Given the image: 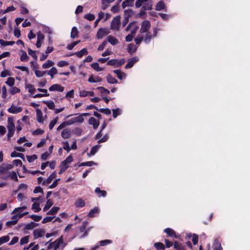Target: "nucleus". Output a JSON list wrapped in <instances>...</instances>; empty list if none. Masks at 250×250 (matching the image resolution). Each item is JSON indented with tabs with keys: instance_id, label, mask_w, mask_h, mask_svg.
Returning a JSON list of instances; mask_svg holds the SVG:
<instances>
[{
	"instance_id": "nucleus-1",
	"label": "nucleus",
	"mask_w": 250,
	"mask_h": 250,
	"mask_svg": "<svg viewBox=\"0 0 250 250\" xmlns=\"http://www.w3.org/2000/svg\"><path fill=\"white\" fill-rule=\"evenodd\" d=\"M13 168L12 164H2L0 166V178L3 180H7L10 177V171L9 170Z\"/></svg>"
},
{
	"instance_id": "nucleus-2",
	"label": "nucleus",
	"mask_w": 250,
	"mask_h": 250,
	"mask_svg": "<svg viewBox=\"0 0 250 250\" xmlns=\"http://www.w3.org/2000/svg\"><path fill=\"white\" fill-rule=\"evenodd\" d=\"M7 128H8L7 137H8V139H10L13 136L14 132H15V124L13 122V120L12 118H8Z\"/></svg>"
},
{
	"instance_id": "nucleus-3",
	"label": "nucleus",
	"mask_w": 250,
	"mask_h": 250,
	"mask_svg": "<svg viewBox=\"0 0 250 250\" xmlns=\"http://www.w3.org/2000/svg\"><path fill=\"white\" fill-rule=\"evenodd\" d=\"M125 62V59L124 58H123L119 61L117 59H113L109 60L107 62V64L108 65H114L115 67H119L122 65Z\"/></svg>"
},
{
	"instance_id": "nucleus-4",
	"label": "nucleus",
	"mask_w": 250,
	"mask_h": 250,
	"mask_svg": "<svg viewBox=\"0 0 250 250\" xmlns=\"http://www.w3.org/2000/svg\"><path fill=\"white\" fill-rule=\"evenodd\" d=\"M125 17L122 21V25L125 27L129 21V19L132 16L133 13L131 9L125 10L124 11Z\"/></svg>"
},
{
	"instance_id": "nucleus-5",
	"label": "nucleus",
	"mask_w": 250,
	"mask_h": 250,
	"mask_svg": "<svg viewBox=\"0 0 250 250\" xmlns=\"http://www.w3.org/2000/svg\"><path fill=\"white\" fill-rule=\"evenodd\" d=\"M120 23V17L117 16L114 17L111 23V29L118 30L119 29V24Z\"/></svg>"
},
{
	"instance_id": "nucleus-6",
	"label": "nucleus",
	"mask_w": 250,
	"mask_h": 250,
	"mask_svg": "<svg viewBox=\"0 0 250 250\" xmlns=\"http://www.w3.org/2000/svg\"><path fill=\"white\" fill-rule=\"evenodd\" d=\"M83 121H84L83 118L82 117V116H81V115H80L79 116H78L77 117H76L74 118H72L69 119L68 120H67V125H71L75 123H82L83 122Z\"/></svg>"
},
{
	"instance_id": "nucleus-7",
	"label": "nucleus",
	"mask_w": 250,
	"mask_h": 250,
	"mask_svg": "<svg viewBox=\"0 0 250 250\" xmlns=\"http://www.w3.org/2000/svg\"><path fill=\"white\" fill-rule=\"evenodd\" d=\"M151 26L150 22L147 20L144 21L141 24V27L140 32L141 33L147 32Z\"/></svg>"
},
{
	"instance_id": "nucleus-8",
	"label": "nucleus",
	"mask_w": 250,
	"mask_h": 250,
	"mask_svg": "<svg viewBox=\"0 0 250 250\" xmlns=\"http://www.w3.org/2000/svg\"><path fill=\"white\" fill-rule=\"evenodd\" d=\"M108 34L109 32L106 29L100 28L98 30L96 36L97 39L100 40Z\"/></svg>"
},
{
	"instance_id": "nucleus-9",
	"label": "nucleus",
	"mask_w": 250,
	"mask_h": 250,
	"mask_svg": "<svg viewBox=\"0 0 250 250\" xmlns=\"http://www.w3.org/2000/svg\"><path fill=\"white\" fill-rule=\"evenodd\" d=\"M139 61V59L137 57H134L128 60L127 64L125 66V69L130 68Z\"/></svg>"
},
{
	"instance_id": "nucleus-10",
	"label": "nucleus",
	"mask_w": 250,
	"mask_h": 250,
	"mask_svg": "<svg viewBox=\"0 0 250 250\" xmlns=\"http://www.w3.org/2000/svg\"><path fill=\"white\" fill-rule=\"evenodd\" d=\"M22 110V108L21 106H15L12 105L10 108L7 109V111L9 113L12 114H17L21 112Z\"/></svg>"
},
{
	"instance_id": "nucleus-11",
	"label": "nucleus",
	"mask_w": 250,
	"mask_h": 250,
	"mask_svg": "<svg viewBox=\"0 0 250 250\" xmlns=\"http://www.w3.org/2000/svg\"><path fill=\"white\" fill-rule=\"evenodd\" d=\"M164 231L166 232L169 237H174L176 238H178L180 237L179 235H177L174 230L171 228H166L164 230Z\"/></svg>"
},
{
	"instance_id": "nucleus-12",
	"label": "nucleus",
	"mask_w": 250,
	"mask_h": 250,
	"mask_svg": "<svg viewBox=\"0 0 250 250\" xmlns=\"http://www.w3.org/2000/svg\"><path fill=\"white\" fill-rule=\"evenodd\" d=\"M49 90L62 92L64 90V87L59 84H54L49 88Z\"/></svg>"
},
{
	"instance_id": "nucleus-13",
	"label": "nucleus",
	"mask_w": 250,
	"mask_h": 250,
	"mask_svg": "<svg viewBox=\"0 0 250 250\" xmlns=\"http://www.w3.org/2000/svg\"><path fill=\"white\" fill-rule=\"evenodd\" d=\"M45 231L43 229H36L33 231L34 239H38L43 236Z\"/></svg>"
},
{
	"instance_id": "nucleus-14",
	"label": "nucleus",
	"mask_w": 250,
	"mask_h": 250,
	"mask_svg": "<svg viewBox=\"0 0 250 250\" xmlns=\"http://www.w3.org/2000/svg\"><path fill=\"white\" fill-rule=\"evenodd\" d=\"M57 177V173L56 171L53 172L52 174H51L47 179L42 182V185H45L46 184H49L51 183L52 180L55 179Z\"/></svg>"
},
{
	"instance_id": "nucleus-15",
	"label": "nucleus",
	"mask_w": 250,
	"mask_h": 250,
	"mask_svg": "<svg viewBox=\"0 0 250 250\" xmlns=\"http://www.w3.org/2000/svg\"><path fill=\"white\" fill-rule=\"evenodd\" d=\"M89 125H92L94 129H96L99 125L100 122L94 117H90L88 120Z\"/></svg>"
},
{
	"instance_id": "nucleus-16",
	"label": "nucleus",
	"mask_w": 250,
	"mask_h": 250,
	"mask_svg": "<svg viewBox=\"0 0 250 250\" xmlns=\"http://www.w3.org/2000/svg\"><path fill=\"white\" fill-rule=\"evenodd\" d=\"M173 248L177 250H186L185 246L177 241L174 242Z\"/></svg>"
},
{
	"instance_id": "nucleus-17",
	"label": "nucleus",
	"mask_w": 250,
	"mask_h": 250,
	"mask_svg": "<svg viewBox=\"0 0 250 250\" xmlns=\"http://www.w3.org/2000/svg\"><path fill=\"white\" fill-rule=\"evenodd\" d=\"M143 6L142 9L144 10H150L152 9V0L146 1Z\"/></svg>"
},
{
	"instance_id": "nucleus-18",
	"label": "nucleus",
	"mask_w": 250,
	"mask_h": 250,
	"mask_svg": "<svg viewBox=\"0 0 250 250\" xmlns=\"http://www.w3.org/2000/svg\"><path fill=\"white\" fill-rule=\"evenodd\" d=\"M113 72L116 74L117 77L119 79L122 80L126 76V74L123 72H122L121 70L117 69L113 71Z\"/></svg>"
},
{
	"instance_id": "nucleus-19",
	"label": "nucleus",
	"mask_w": 250,
	"mask_h": 250,
	"mask_svg": "<svg viewBox=\"0 0 250 250\" xmlns=\"http://www.w3.org/2000/svg\"><path fill=\"white\" fill-rule=\"evenodd\" d=\"M75 206L76 208H83L85 206V203L82 198H78L75 202Z\"/></svg>"
},
{
	"instance_id": "nucleus-20",
	"label": "nucleus",
	"mask_w": 250,
	"mask_h": 250,
	"mask_svg": "<svg viewBox=\"0 0 250 250\" xmlns=\"http://www.w3.org/2000/svg\"><path fill=\"white\" fill-rule=\"evenodd\" d=\"M95 192L97 194L98 197H104L106 196L107 193L105 190H101L100 188L99 187H97L95 190Z\"/></svg>"
},
{
	"instance_id": "nucleus-21",
	"label": "nucleus",
	"mask_w": 250,
	"mask_h": 250,
	"mask_svg": "<svg viewBox=\"0 0 250 250\" xmlns=\"http://www.w3.org/2000/svg\"><path fill=\"white\" fill-rule=\"evenodd\" d=\"M73 161V158L71 155H69L66 159L61 163V166L68 167L67 165Z\"/></svg>"
},
{
	"instance_id": "nucleus-22",
	"label": "nucleus",
	"mask_w": 250,
	"mask_h": 250,
	"mask_svg": "<svg viewBox=\"0 0 250 250\" xmlns=\"http://www.w3.org/2000/svg\"><path fill=\"white\" fill-rule=\"evenodd\" d=\"M38 225V224L34 222H31L29 223L25 224L24 225V229L26 230H30L34 229V228H36Z\"/></svg>"
},
{
	"instance_id": "nucleus-23",
	"label": "nucleus",
	"mask_w": 250,
	"mask_h": 250,
	"mask_svg": "<svg viewBox=\"0 0 250 250\" xmlns=\"http://www.w3.org/2000/svg\"><path fill=\"white\" fill-rule=\"evenodd\" d=\"M166 7L164 1L163 0H160L156 4L155 10L157 11H161Z\"/></svg>"
},
{
	"instance_id": "nucleus-24",
	"label": "nucleus",
	"mask_w": 250,
	"mask_h": 250,
	"mask_svg": "<svg viewBox=\"0 0 250 250\" xmlns=\"http://www.w3.org/2000/svg\"><path fill=\"white\" fill-rule=\"evenodd\" d=\"M61 136L64 139H68L71 136V131L68 129H64L62 131Z\"/></svg>"
},
{
	"instance_id": "nucleus-25",
	"label": "nucleus",
	"mask_w": 250,
	"mask_h": 250,
	"mask_svg": "<svg viewBox=\"0 0 250 250\" xmlns=\"http://www.w3.org/2000/svg\"><path fill=\"white\" fill-rule=\"evenodd\" d=\"M115 0H102V8L103 10H105L109 3L113 2Z\"/></svg>"
},
{
	"instance_id": "nucleus-26",
	"label": "nucleus",
	"mask_w": 250,
	"mask_h": 250,
	"mask_svg": "<svg viewBox=\"0 0 250 250\" xmlns=\"http://www.w3.org/2000/svg\"><path fill=\"white\" fill-rule=\"evenodd\" d=\"M134 0H125L122 4V6L123 9L127 6L132 7L133 5Z\"/></svg>"
},
{
	"instance_id": "nucleus-27",
	"label": "nucleus",
	"mask_w": 250,
	"mask_h": 250,
	"mask_svg": "<svg viewBox=\"0 0 250 250\" xmlns=\"http://www.w3.org/2000/svg\"><path fill=\"white\" fill-rule=\"evenodd\" d=\"M106 81L108 83L110 84L117 83L118 81L115 78L112 77L111 74H108L106 77Z\"/></svg>"
},
{
	"instance_id": "nucleus-28",
	"label": "nucleus",
	"mask_w": 250,
	"mask_h": 250,
	"mask_svg": "<svg viewBox=\"0 0 250 250\" xmlns=\"http://www.w3.org/2000/svg\"><path fill=\"white\" fill-rule=\"evenodd\" d=\"M108 42L112 45H115L118 43V40L114 37L109 35L107 37Z\"/></svg>"
},
{
	"instance_id": "nucleus-29",
	"label": "nucleus",
	"mask_w": 250,
	"mask_h": 250,
	"mask_svg": "<svg viewBox=\"0 0 250 250\" xmlns=\"http://www.w3.org/2000/svg\"><path fill=\"white\" fill-rule=\"evenodd\" d=\"M37 118L38 121L40 123H42L43 120L42 119V113L41 109H36Z\"/></svg>"
},
{
	"instance_id": "nucleus-30",
	"label": "nucleus",
	"mask_w": 250,
	"mask_h": 250,
	"mask_svg": "<svg viewBox=\"0 0 250 250\" xmlns=\"http://www.w3.org/2000/svg\"><path fill=\"white\" fill-rule=\"evenodd\" d=\"M88 54L87 50L86 48H83L80 51L76 52L75 54L79 58H82L83 55Z\"/></svg>"
},
{
	"instance_id": "nucleus-31",
	"label": "nucleus",
	"mask_w": 250,
	"mask_h": 250,
	"mask_svg": "<svg viewBox=\"0 0 250 250\" xmlns=\"http://www.w3.org/2000/svg\"><path fill=\"white\" fill-rule=\"evenodd\" d=\"M53 201L51 199H48L47 200V201H46L44 208H43V211H47L48 209L50 208L53 205Z\"/></svg>"
},
{
	"instance_id": "nucleus-32",
	"label": "nucleus",
	"mask_w": 250,
	"mask_h": 250,
	"mask_svg": "<svg viewBox=\"0 0 250 250\" xmlns=\"http://www.w3.org/2000/svg\"><path fill=\"white\" fill-rule=\"evenodd\" d=\"M60 209V208L58 207H53L50 210H49L46 214L47 215H55L56 214L59 210Z\"/></svg>"
},
{
	"instance_id": "nucleus-33",
	"label": "nucleus",
	"mask_w": 250,
	"mask_h": 250,
	"mask_svg": "<svg viewBox=\"0 0 250 250\" xmlns=\"http://www.w3.org/2000/svg\"><path fill=\"white\" fill-rule=\"evenodd\" d=\"M54 63L53 61L48 60L45 63H44L42 65V67L43 69H46L50 67L51 66H53L54 65Z\"/></svg>"
},
{
	"instance_id": "nucleus-34",
	"label": "nucleus",
	"mask_w": 250,
	"mask_h": 250,
	"mask_svg": "<svg viewBox=\"0 0 250 250\" xmlns=\"http://www.w3.org/2000/svg\"><path fill=\"white\" fill-rule=\"evenodd\" d=\"M25 88L28 89V92L31 94H33L36 91L34 85L31 83H26L25 84Z\"/></svg>"
},
{
	"instance_id": "nucleus-35",
	"label": "nucleus",
	"mask_w": 250,
	"mask_h": 250,
	"mask_svg": "<svg viewBox=\"0 0 250 250\" xmlns=\"http://www.w3.org/2000/svg\"><path fill=\"white\" fill-rule=\"evenodd\" d=\"M154 246L157 250H165V246L161 242H157L154 243Z\"/></svg>"
},
{
	"instance_id": "nucleus-36",
	"label": "nucleus",
	"mask_w": 250,
	"mask_h": 250,
	"mask_svg": "<svg viewBox=\"0 0 250 250\" xmlns=\"http://www.w3.org/2000/svg\"><path fill=\"white\" fill-rule=\"evenodd\" d=\"M78 31L76 27H73L71 30L70 37L72 39L78 37Z\"/></svg>"
},
{
	"instance_id": "nucleus-37",
	"label": "nucleus",
	"mask_w": 250,
	"mask_h": 250,
	"mask_svg": "<svg viewBox=\"0 0 250 250\" xmlns=\"http://www.w3.org/2000/svg\"><path fill=\"white\" fill-rule=\"evenodd\" d=\"M14 43V41H6L2 39H0V44L3 46L7 45H13Z\"/></svg>"
},
{
	"instance_id": "nucleus-38",
	"label": "nucleus",
	"mask_w": 250,
	"mask_h": 250,
	"mask_svg": "<svg viewBox=\"0 0 250 250\" xmlns=\"http://www.w3.org/2000/svg\"><path fill=\"white\" fill-rule=\"evenodd\" d=\"M58 70L55 67H52L50 70L47 72V74L51 76L52 78H53L54 75L57 74Z\"/></svg>"
},
{
	"instance_id": "nucleus-39",
	"label": "nucleus",
	"mask_w": 250,
	"mask_h": 250,
	"mask_svg": "<svg viewBox=\"0 0 250 250\" xmlns=\"http://www.w3.org/2000/svg\"><path fill=\"white\" fill-rule=\"evenodd\" d=\"M91 67L96 71L99 72L103 70V68L99 67V64L98 62H94L91 65Z\"/></svg>"
},
{
	"instance_id": "nucleus-40",
	"label": "nucleus",
	"mask_w": 250,
	"mask_h": 250,
	"mask_svg": "<svg viewBox=\"0 0 250 250\" xmlns=\"http://www.w3.org/2000/svg\"><path fill=\"white\" fill-rule=\"evenodd\" d=\"M43 103L46 104V105L47 106V107H48L49 109H54L55 105L53 101H43Z\"/></svg>"
},
{
	"instance_id": "nucleus-41",
	"label": "nucleus",
	"mask_w": 250,
	"mask_h": 250,
	"mask_svg": "<svg viewBox=\"0 0 250 250\" xmlns=\"http://www.w3.org/2000/svg\"><path fill=\"white\" fill-rule=\"evenodd\" d=\"M99 211V208L97 207H95L92 209L88 213L87 216L89 217H93L94 216V214Z\"/></svg>"
},
{
	"instance_id": "nucleus-42",
	"label": "nucleus",
	"mask_w": 250,
	"mask_h": 250,
	"mask_svg": "<svg viewBox=\"0 0 250 250\" xmlns=\"http://www.w3.org/2000/svg\"><path fill=\"white\" fill-rule=\"evenodd\" d=\"M95 165V163L93 161H87V162H85L81 163L79 165V167H82V166L91 167V166H92Z\"/></svg>"
},
{
	"instance_id": "nucleus-43",
	"label": "nucleus",
	"mask_w": 250,
	"mask_h": 250,
	"mask_svg": "<svg viewBox=\"0 0 250 250\" xmlns=\"http://www.w3.org/2000/svg\"><path fill=\"white\" fill-rule=\"evenodd\" d=\"M112 241L110 240L105 239L101 240L99 242V245L100 246H105L106 245L111 244Z\"/></svg>"
},
{
	"instance_id": "nucleus-44",
	"label": "nucleus",
	"mask_w": 250,
	"mask_h": 250,
	"mask_svg": "<svg viewBox=\"0 0 250 250\" xmlns=\"http://www.w3.org/2000/svg\"><path fill=\"white\" fill-rule=\"evenodd\" d=\"M46 73V71H40L37 69L35 70V74L37 77H42Z\"/></svg>"
},
{
	"instance_id": "nucleus-45",
	"label": "nucleus",
	"mask_w": 250,
	"mask_h": 250,
	"mask_svg": "<svg viewBox=\"0 0 250 250\" xmlns=\"http://www.w3.org/2000/svg\"><path fill=\"white\" fill-rule=\"evenodd\" d=\"M10 156L11 157H20L22 159H24V155L22 153H18L16 151H13L12 152L11 154H10Z\"/></svg>"
},
{
	"instance_id": "nucleus-46",
	"label": "nucleus",
	"mask_w": 250,
	"mask_h": 250,
	"mask_svg": "<svg viewBox=\"0 0 250 250\" xmlns=\"http://www.w3.org/2000/svg\"><path fill=\"white\" fill-rule=\"evenodd\" d=\"M5 83L10 86H12L15 84V79L13 77H9L5 82Z\"/></svg>"
},
{
	"instance_id": "nucleus-47",
	"label": "nucleus",
	"mask_w": 250,
	"mask_h": 250,
	"mask_svg": "<svg viewBox=\"0 0 250 250\" xmlns=\"http://www.w3.org/2000/svg\"><path fill=\"white\" fill-rule=\"evenodd\" d=\"M10 92L11 94L14 95L16 93H18L20 92V88L15 87V86H11L10 89Z\"/></svg>"
},
{
	"instance_id": "nucleus-48",
	"label": "nucleus",
	"mask_w": 250,
	"mask_h": 250,
	"mask_svg": "<svg viewBox=\"0 0 250 250\" xmlns=\"http://www.w3.org/2000/svg\"><path fill=\"white\" fill-rule=\"evenodd\" d=\"M11 179L16 181L18 182L19 180L17 177V172L14 171L10 172V177Z\"/></svg>"
},
{
	"instance_id": "nucleus-49",
	"label": "nucleus",
	"mask_w": 250,
	"mask_h": 250,
	"mask_svg": "<svg viewBox=\"0 0 250 250\" xmlns=\"http://www.w3.org/2000/svg\"><path fill=\"white\" fill-rule=\"evenodd\" d=\"M80 42H81L80 40L73 42L68 44L67 46V49L69 50H72L77 44H78L79 43H80Z\"/></svg>"
},
{
	"instance_id": "nucleus-50",
	"label": "nucleus",
	"mask_w": 250,
	"mask_h": 250,
	"mask_svg": "<svg viewBox=\"0 0 250 250\" xmlns=\"http://www.w3.org/2000/svg\"><path fill=\"white\" fill-rule=\"evenodd\" d=\"M10 237L8 235H5L0 237V245L3 243L7 242L9 240Z\"/></svg>"
},
{
	"instance_id": "nucleus-51",
	"label": "nucleus",
	"mask_w": 250,
	"mask_h": 250,
	"mask_svg": "<svg viewBox=\"0 0 250 250\" xmlns=\"http://www.w3.org/2000/svg\"><path fill=\"white\" fill-rule=\"evenodd\" d=\"M99 112L104 113L106 115H110L111 113V110L108 108H99Z\"/></svg>"
},
{
	"instance_id": "nucleus-52",
	"label": "nucleus",
	"mask_w": 250,
	"mask_h": 250,
	"mask_svg": "<svg viewBox=\"0 0 250 250\" xmlns=\"http://www.w3.org/2000/svg\"><path fill=\"white\" fill-rule=\"evenodd\" d=\"M127 51L129 53H132V52H134L136 51V49L135 48V46L133 44L130 43L128 44Z\"/></svg>"
},
{
	"instance_id": "nucleus-53",
	"label": "nucleus",
	"mask_w": 250,
	"mask_h": 250,
	"mask_svg": "<svg viewBox=\"0 0 250 250\" xmlns=\"http://www.w3.org/2000/svg\"><path fill=\"white\" fill-rule=\"evenodd\" d=\"M32 208L35 209V212H36L40 211L41 209V208H40V204L35 202L32 204Z\"/></svg>"
},
{
	"instance_id": "nucleus-54",
	"label": "nucleus",
	"mask_w": 250,
	"mask_h": 250,
	"mask_svg": "<svg viewBox=\"0 0 250 250\" xmlns=\"http://www.w3.org/2000/svg\"><path fill=\"white\" fill-rule=\"evenodd\" d=\"M88 224V222L87 221H84L83 222V225L79 228L80 232H83L86 229V228Z\"/></svg>"
},
{
	"instance_id": "nucleus-55",
	"label": "nucleus",
	"mask_w": 250,
	"mask_h": 250,
	"mask_svg": "<svg viewBox=\"0 0 250 250\" xmlns=\"http://www.w3.org/2000/svg\"><path fill=\"white\" fill-rule=\"evenodd\" d=\"M72 133L77 136H80L82 133V129L79 127H76L72 130Z\"/></svg>"
},
{
	"instance_id": "nucleus-56",
	"label": "nucleus",
	"mask_w": 250,
	"mask_h": 250,
	"mask_svg": "<svg viewBox=\"0 0 250 250\" xmlns=\"http://www.w3.org/2000/svg\"><path fill=\"white\" fill-rule=\"evenodd\" d=\"M84 18L85 19H86L89 21H92L95 19V17L94 15L91 14V13H88V14H85L84 16Z\"/></svg>"
},
{
	"instance_id": "nucleus-57",
	"label": "nucleus",
	"mask_w": 250,
	"mask_h": 250,
	"mask_svg": "<svg viewBox=\"0 0 250 250\" xmlns=\"http://www.w3.org/2000/svg\"><path fill=\"white\" fill-rule=\"evenodd\" d=\"M109 139V135L108 134H105L102 138H100L98 141V144H101L106 142Z\"/></svg>"
},
{
	"instance_id": "nucleus-58",
	"label": "nucleus",
	"mask_w": 250,
	"mask_h": 250,
	"mask_svg": "<svg viewBox=\"0 0 250 250\" xmlns=\"http://www.w3.org/2000/svg\"><path fill=\"white\" fill-rule=\"evenodd\" d=\"M22 54L21 56V61L22 62H25L27 60L28 57L25 51L21 50Z\"/></svg>"
},
{
	"instance_id": "nucleus-59",
	"label": "nucleus",
	"mask_w": 250,
	"mask_h": 250,
	"mask_svg": "<svg viewBox=\"0 0 250 250\" xmlns=\"http://www.w3.org/2000/svg\"><path fill=\"white\" fill-rule=\"evenodd\" d=\"M26 208H27V207L26 206H23L21 207L16 208L14 209V210L11 213L14 214L16 212L20 211H21L22 210H24L26 209Z\"/></svg>"
},
{
	"instance_id": "nucleus-60",
	"label": "nucleus",
	"mask_w": 250,
	"mask_h": 250,
	"mask_svg": "<svg viewBox=\"0 0 250 250\" xmlns=\"http://www.w3.org/2000/svg\"><path fill=\"white\" fill-rule=\"evenodd\" d=\"M29 217L32 219L34 220L36 222L40 221L42 218V217L41 216L35 214L30 215H29Z\"/></svg>"
},
{
	"instance_id": "nucleus-61",
	"label": "nucleus",
	"mask_w": 250,
	"mask_h": 250,
	"mask_svg": "<svg viewBox=\"0 0 250 250\" xmlns=\"http://www.w3.org/2000/svg\"><path fill=\"white\" fill-rule=\"evenodd\" d=\"M97 89L100 91L101 94L106 93L108 94L110 93L109 90L103 86H99Z\"/></svg>"
},
{
	"instance_id": "nucleus-62",
	"label": "nucleus",
	"mask_w": 250,
	"mask_h": 250,
	"mask_svg": "<svg viewBox=\"0 0 250 250\" xmlns=\"http://www.w3.org/2000/svg\"><path fill=\"white\" fill-rule=\"evenodd\" d=\"M27 160L29 163L33 162L37 159V156L36 154H33L31 156H27Z\"/></svg>"
},
{
	"instance_id": "nucleus-63",
	"label": "nucleus",
	"mask_w": 250,
	"mask_h": 250,
	"mask_svg": "<svg viewBox=\"0 0 250 250\" xmlns=\"http://www.w3.org/2000/svg\"><path fill=\"white\" fill-rule=\"evenodd\" d=\"M29 236L28 235L22 237L20 240L21 245L27 244L29 241Z\"/></svg>"
},
{
	"instance_id": "nucleus-64",
	"label": "nucleus",
	"mask_w": 250,
	"mask_h": 250,
	"mask_svg": "<svg viewBox=\"0 0 250 250\" xmlns=\"http://www.w3.org/2000/svg\"><path fill=\"white\" fill-rule=\"evenodd\" d=\"M99 147V145H95L93 146L90 151V154L92 155H94L97 151L98 148Z\"/></svg>"
}]
</instances>
